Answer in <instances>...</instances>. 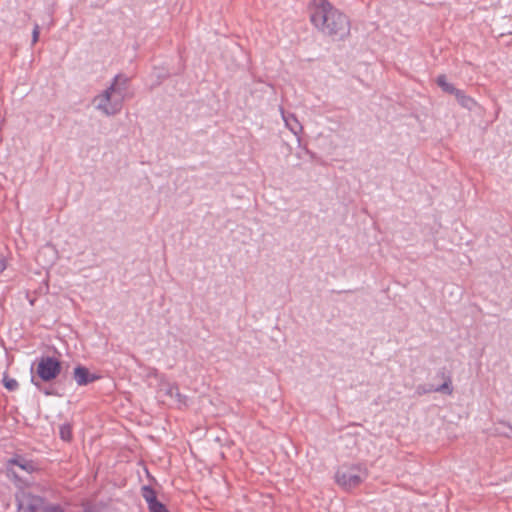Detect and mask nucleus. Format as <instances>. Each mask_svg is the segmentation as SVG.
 I'll return each instance as SVG.
<instances>
[{"mask_svg":"<svg viewBox=\"0 0 512 512\" xmlns=\"http://www.w3.org/2000/svg\"><path fill=\"white\" fill-rule=\"evenodd\" d=\"M45 499L41 496L26 494L21 500V508L24 512H42Z\"/></svg>","mask_w":512,"mask_h":512,"instance_id":"obj_9","label":"nucleus"},{"mask_svg":"<svg viewBox=\"0 0 512 512\" xmlns=\"http://www.w3.org/2000/svg\"><path fill=\"white\" fill-rule=\"evenodd\" d=\"M349 32L350 21L348 17L340 10H337L334 14L332 13L324 34L341 40L349 35Z\"/></svg>","mask_w":512,"mask_h":512,"instance_id":"obj_5","label":"nucleus"},{"mask_svg":"<svg viewBox=\"0 0 512 512\" xmlns=\"http://www.w3.org/2000/svg\"><path fill=\"white\" fill-rule=\"evenodd\" d=\"M281 115L285 123V126L297 137V141L300 144V134L303 131V126L301 125V123L294 114L285 113V111L281 109Z\"/></svg>","mask_w":512,"mask_h":512,"instance_id":"obj_11","label":"nucleus"},{"mask_svg":"<svg viewBox=\"0 0 512 512\" xmlns=\"http://www.w3.org/2000/svg\"><path fill=\"white\" fill-rule=\"evenodd\" d=\"M20 471L26 473V474H32L39 470L38 465L30 459H27L23 456H15L8 460L7 462V475L10 478H13L15 481H19L22 484H26L25 481L21 479V476L19 474Z\"/></svg>","mask_w":512,"mask_h":512,"instance_id":"obj_4","label":"nucleus"},{"mask_svg":"<svg viewBox=\"0 0 512 512\" xmlns=\"http://www.w3.org/2000/svg\"><path fill=\"white\" fill-rule=\"evenodd\" d=\"M42 512H65V510L60 504L45 501Z\"/></svg>","mask_w":512,"mask_h":512,"instance_id":"obj_15","label":"nucleus"},{"mask_svg":"<svg viewBox=\"0 0 512 512\" xmlns=\"http://www.w3.org/2000/svg\"><path fill=\"white\" fill-rule=\"evenodd\" d=\"M60 437L64 441H69L72 438V429L69 424H64L60 427Z\"/></svg>","mask_w":512,"mask_h":512,"instance_id":"obj_16","label":"nucleus"},{"mask_svg":"<svg viewBox=\"0 0 512 512\" xmlns=\"http://www.w3.org/2000/svg\"><path fill=\"white\" fill-rule=\"evenodd\" d=\"M129 78L123 74H117L111 84L100 94L94 97L95 108L106 116L118 114L127 94Z\"/></svg>","mask_w":512,"mask_h":512,"instance_id":"obj_1","label":"nucleus"},{"mask_svg":"<svg viewBox=\"0 0 512 512\" xmlns=\"http://www.w3.org/2000/svg\"><path fill=\"white\" fill-rule=\"evenodd\" d=\"M418 396L432 393V392H443L448 395L452 394L453 388L451 386V379L449 376L445 377V381L442 385L434 386L432 384H422L418 385L415 390Z\"/></svg>","mask_w":512,"mask_h":512,"instance_id":"obj_8","label":"nucleus"},{"mask_svg":"<svg viewBox=\"0 0 512 512\" xmlns=\"http://www.w3.org/2000/svg\"><path fill=\"white\" fill-rule=\"evenodd\" d=\"M6 268V261L4 257L0 256V272L4 271Z\"/></svg>","mask_w":512,"mask_h":512,"instance_id":"obj_19","label":"nucleus"},{"mask_svg":"<svg viewBox=\"0 0 512 512\" xmlns=\"http://www.w3.org/2000/svg\"><path fill=\"white\" fill-rule=\"evenodd\" d=\"M39 38V26L36 24L32 33V43L35 44Z\"/></svg>","mask_w":512,"mask_h":512,"instance_id":"obj_18","label":"nucleus"},{"mask_svg":"<svg viewBox=\"0 0 512 512\" xmlns=\"http://www.w3.org/2000/svg\"><path fill=\"white\" fill-rule=\"evenodd\" d=\"M73 378L77 385L85 386L98 380L100 376L92 374L86 367L78 365L74 368Z\"/></svg>","mask_w":512,"mask_h":512,"instance_id":"obj_10","label":"nucleus"},{"mask_svg":"<svg viewBox=\"0 0 512 512\" xmlns=\"http://www.w3.org/2000/svg\"><path fill=\"white\" fill-rule=\"evenodd\" d=\"M454 96L457 99L458 103L468 110H472L476 106V102L474 101V99L466 95L464 91L460 89H458L455 92Z\"/></svg>","mask_w":512,"mask_h":512,"instance_id":"obj_12","label":"nucleus"},{"mask_svg":"<svg viewBox=\"0 0 512 512\" xmlns=\"http://www.w3.org/2000/svg\"><path fill=\"white\" fill-rule=\"evenodd\" d=\"M368 475V469L364 464H344L338 467L334 478L338 486L350 491L360 486Z\"/></svg>","mask_w":512,"mask_h":512,"instance_id":"obj_2","label":"nucleus"},{"mask_svg":"<svg viewBox=\"0 0 512 512\" xmlns=\"http://www.w3.org/2000/svg\"><path fill=\"white\" fill-rule=\"evenodd\" d=\"M61 371V363L54 357H41L37 365V375L41 380L48 382L55 379Z\"/></svg>","mask_w":512,"mask_h":512,"instance_id":"obj_6","label":"nucleus"},{"mask_svg":"<svg viewBox=\"0 0 512 512\" xmlns=\"http://www.w3.org/2000/svg\"><path fill=\"white\" fill-rule=\"evenodd\" d=\"M508 430H509V432H504V434H505L506 436H510V435H511V433H512V428H511V427H508Z\"/></svg>","mask_w":512,"mask_h":512,"instance_id":"obj_20","label":"nucleus"},{"mask_svg":"<svg viewBox=\"0 0 512 512\" xmlns=\"http://www.w3.org/2000/svg\"><path fill=\"white\" fill-rule=\"evenodd\" d=\"M141 495L148 505L149 512H169L166 506L158 501L155 490L150 486H143Z\"/></svg>","mask_w":512,"mask_h":512,"instance_id":"obj_7","label":"nucleus"},{"mask_svg":"<svg viewBox=\"0 0 512 512\" xmlns=\"http://www.w3.org/2000/svg\"><path fill=\"white\" fill-rule=\"evenodd\" d=\"M308 9L312 25L323 34L332 13L338 10L328 0H312Z\"/></svg>","mask_w":512,"mask_h":512,"instance_id":"obj_3","label":"nucleus"},{"mask_svg":"<svg viewBox=\"0 0 512 512\" xmlns=\"http://www.w3.org/2000/svg\"><path fill=\"white\" fill-rule=\"evenodd\" d=\"M3 385L9 391H15L18 388V382L10 377L4 376Z\"/></svg>","mask_w":512,"mask_h":512,"instance_id":"obj_17","label":"nucleus"},{"mask_svg":"<svg viewBox=\"0 0 512 512\" xmlns=\"http://www.w3.org/2000/svg\"><path fill=\"white\" fill-rule=\"evenodd\" d=\"M165 393L169 395L170 397H174L178 400V402H181V394L179 393V389L176 385L167 383L164 385Z\"/></svg>","mask_w":512,"mask_h":512,"instance_id":"obj_14","label":"nucleus"},{"mask_svg":"<svg viewBox=\"0 0 512 512\" xmlns=\"http://www.w3.org/2000/svg\"><path fill=\"white\" fill-rule=\"evenodd\" d=\"M438 86L446 93L455 94L458 90L453 84L449 83L445 75H439L436 79Z\"/></svg>","mask_w":512,"mask_h":512,"instance_id":"obj_13","label":"nucleus"}]
</instances>
